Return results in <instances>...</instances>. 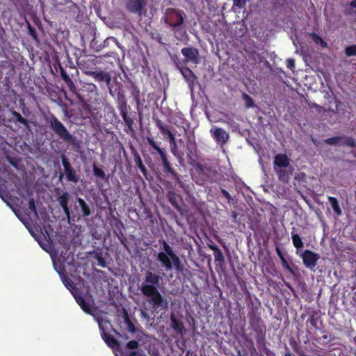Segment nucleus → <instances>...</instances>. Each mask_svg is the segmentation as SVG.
<instances>
[{
  "instance_id": "f257e3e1",
  "label": "nucleus",
  "mask_w": 356,
  "mask_h": 356,
  "mask_svg": "<svg viewBox=\"0 0 356 356\" xmlns=\"http://www.w3.org/2000/svg\"><path fill=\"white\" fill-rule=\"evenodd\" d=\"M161 277L152 272H147L140 287V291L144 296L150 299V302L154 307H159L163 298L157 289Z\"/></svg>"
},
{
  "instance_id": "f03ea898",
  "label": "nucleus",
  "mask_w": 356,
  "mask_h": 356,
  "mask_svg": "<svg viewBox=\"0 0 356 356\" xmlns=\"http://www.w3.org/2000/svg\"><path fill=\"white\" fill-rule=\"evenodd\" d=\"M54 267L56 272L60 275V279L64 284V285L67 288L74 298H75L76 302L81 307V308L86 313L91 314L92 305L89 301H88L86 298H83L77 291H76L75 289L73 286V283L71 280L67 279L63 274V267L61 264L60 260L56 259V256L54 254L51 255Z\"/></svg>"
},
{
  "instance_id": "7ed1b4c3",
  "label": "nucleus",
  "mask_w": 356,
  "mask_h": 356,
  "mask_svg": "<svg viewBox=\"0 0 356 356\" xmlns=\"http://www.w3.org/2000/svg\"><path fill=\"white\" fill-rule=\"evenodd\" d=\"M163 251L158 254V259L167 270L175 268L181 270L179 258L174 253L172 248L165 241L163 243Z\"/></svg>"
},
{
  "instance_id": "20e7f679",
  "label": "nucleus",
  "mask_w": 356,
  "mask_h": 356,
  "mask_svg": "<svg viewBox=\"0 0 356 356\" xmlns=\"http://www.w3.org/2000/svg\"><path fill=\"white\" fill-rule=\"evenodd\" d=\"M184 15L181 10L170 8L166 10L165 22L175 29L182 24Z\"/></svg>"
},
{
  "instance_id": "39448f33",
  "label": "nucleus",
  "mask_w": 356,
  "mask_h": 356,
  "mask_svg": "<svg viewBox=\"0 0 356 356\" xmlns=\"http://www.w3.org/2000/svg\"><path fill=\"white\" fill-rule=\"evenodd\" d=\"M304 265L310 269H313L319 259L320 257L318 254L313 252L311 250H305L300 255Z\"/></svg>"
},
{
  "instance_id": "423d86ee",
  "label": "nucleus",
  "mask_w": 356,
  "mask_h": 356,
  "mask_svg": "<svg viewBox=\"0 0 356 356\" xmlns=\"http://www.w3.org/2000/svg\"><path fill=\"white\" fill-rule=\"evenodd\" d=\"M0 197L7 204V205H8L12 209L13 211L15 212V215L17 216V217L24 224V225L28 228L29 232L31 233V234L35 238V240L39 243V244L40 245L41 248H42L44 250H47L46 248H44V246L42 244V243L40 242V241L39 240L38 237L37 236V235L33 232L32 229H31L26 224L24 218L20 216L19 214V212L15 210L10 205V203L9 202V200L8 198V194L6 193V192L5 191H2L1 188H0Z\"/></svg>"
},
{
  "instance_id": "0eeeda50",
  "label": "nucleus",
  "mask_w": 356,
  "mask_h": 356,
  "mask_svg": "<svg viewBox=\"0 0 356 356\" xmlns=\"http://www.w3.org/2000/svg\"><path fill=\"white\" fill-rule=\"evenodd\" d=\"M210 134L220 145L225 144L229 138L228 133L222 128L213 127L210 130Z\"/></svg>"
},
{
  "instance_id": "6e6552de",
  "label": "nucleus",
  "mask_w": 356,
  "mask_h": 356,
  "mask_svg": "<svg viewBox=\"0 0 356 356\" xmlns=\"http://www.w3.org/2000/svg\"><path fill=\"white\" fill-rule=\"evenodd\" d=\"M138 343L136 341H131L127 343L128 352H117L115 356H146L142 351L138 350Z\"/></svg>"
},
{
  "instance_id": "1a4fd4ad",
  "label": "nucleus",
  "mask_w": 356,
  "mask_h": 356,
  "mask_svg": "<svg viewBox=\"0 0 356 356\" xmlns=\"http://www.w3.org/2000/svg\"><path fill=\"white\" fill-rule=\"evenodd\" d=\"M51 127L60 137L64 139H70L71 138L67 130L57 119L53 118L51 120Z\"/></svg>"
},
{
  "instance_id": "9d476101",
  "label": "nucleus",
  "mask_w": 356,
  "mask_h": 356,
  "mask_svg": "<svg viewBox=\"0 0 356 356\" xmlns=\"http://www.w3.org/2000/svg\"><path fill=\"white\" fill-rule=\"evenodd\" d=\"M181 53L186 62L197 63L199 53L196 49L192 47L184 48L181 49Z\"/></svg>"
},
{
  "instance_id": "9b49d317",
  "label": "nucleus",
  "mask_w": 356,
  "mask_h": 356,
  "mask_svg": "<svg viewBox=\"0 0 356 356\" xmlns=\"http://www.w3.org/2000/svg\"><path fill=\"white\" fill-rule=\"evenodd\" d=\"M182 75L188 81L189 87L191 90V93L193 92L194 87L197 84V78L193 72L188 68H185L181 71Z\"/></svg>"
},
{
  "instance_id": "f8f14e48",
  "label": "nucleus",
  "mask_w": 356,
  "mask_h": 356,
  "mask_svg": "<svg viewBox=\"0 0 356 356\" xmlns=\"http://www.w3.org/2000/svg\"><path fill=\"white\" fill-rule=\"evenodd\" d=\"M289 164V159L288 156L283 154H279L275 157L274 160V169H279L286 168Z\"/></svg>"
},
{
  "instance_id": "ddd939ff",
  "label": "nucleus",
  "mask_w": 356,
  "mask_h": 356,
  "mask_svg": "<svg viewBox=\"0 0 356 356\" xmlns=\"http://www.w3.org/2000/svg\"><path fill=\"white\" fill-rule=\"evenodd\" d=\"M144 5V0H129L127 7L129 11L140 13Z\"/></svg>"
},
{
  "instance_id": "4468645a",
  "label": "nucleus",
  "mask_w": 356,
  "mask_h": 356,
  "mask_svg": "<svg viewBox=\"0 0 356 356\" xmlns=\"http://www.w3.org/2000/svg\"><path fill=\"white\" fill-rule=\"evenodd\" d=\"M63 165L65 170L66 177L69 181H76V172L68 165L65 159H63Z\"/></svg>"
},
{
  "instance_id": "2eb2a0df",
  "label": "nucleus",
  "mask_w": 356,
  "mask_h": 356,
  "mask_svg": "<svg viewBox=\"0 0 356 356\" xmlns=\"http://www.w3.org/2000/svg\"><path fill=\"white\" fill-rule=\"evenodd\" d=\"M275 170L277 172L280 180L283 181H287L289 176L292 173L291 170H283L282 168H279V169H275Z\"/></svg>"
},
{
  "instance_id": "dca6fc26",
  "label": "nucleus",
  "mask_w": 356,
  "mask_h": 356,
  "mask_svg": "<svg viewBox=\"0 0 356 356\" xmlns=\"http://www.w3.org/2000/svg\"><path fill=\"white\" fill-rule=\"evenodd\" d=\"M171 321L172 327L177 332L182 333L184 330L183 324L181 322L178 321L173 315L171 316Z\"/></svg>"
},
{
  "instance_id": "f3484780",
  "label": "nucleus",
  "mask_w": 356,
  "mask_h": 356,
  "mask_svg": "<svg viewBox=\"0 0 356 356\" xmlns=\"http://www.w3.org/2000/svg\"><path fill=\"white\" fill-rule=\"evenodd\" d=\"M102 337L106 344L111 348H115L117 346L116 340L112 336L107 334V333H104L102 334Z\"/></svg>"
},
{
  "instance_id": "a211bd4d",
  "label": "nucleus",
  "mask_w": 356,
  "mask_h": 356,
  "mask_svg": "<svg viewBox=\"0 0 356 356\" xmlns=\"http://www.w3.org/2000/svg\"><path fill=\"white\" fill-rule=\"evenodd\" d=\"M329 202L332 206L333 211L338 215L340 216L341 214V210L339 205L338 201L337 198L334 197H329Z\"/></svg>"
},
{
  "instance_id": "6ab92c4d",
  "label": "nucleus",
  "mask_w": 356,
  "mask_h": 356,
  "mask_svg": "<svg viewBox=\"0 0 356 356\" xmlns=\"http://www.w3.org/2000/svg\"><path fill=\"white\" fill-rule=\"evenodd\" d=\"M159 128L163 134H165V135H166V136L169 137L170 142L172 145V148L175 147V146H176L175 138V136H173V134L169 130H168L167 129H165V127H163L161 125L159 126Z\"/></svg>"
},
{
  "instance_id": "aec40b11",
  "label": "nucleus",
  "mask_w": 356,
  "mask_h": 356,
  "mask_svg": "<svg viewBox=\"0 0 356 356\" xmlns=\"http://www.w3.org/2000/svg\"><path fill=\"white\" fill-rule=\"evenodd\" d=\"M102 334L106 333V331L108 329L110 324L109 323L103 318H97Z\"/></svg>"
},
{
  "instance_id": "412c9836",
  "label": "nucleus",
  "mask_w": 356,
  "mask_h": 356,
  "mask_svg": "<svg viewBox=\"0 0 356 356\" xmlns=\"http://www.w3.org/2000/svg\"><path fill=\"white\" fill-rule=\"evenodd\" d=\"M148 143L156 149L163 160L165 159V155L163 149H161L152 138H147Z\"/></svg>"
},
{
  "instance_id": "4be33fe9",
  "label": "nucleus",
  "mask_w": 356,
  "mask_h": 356,
  "mask_svg": "<svg viewBox=\"0 0 356 356\" xmlns=\"http://www.w3.org/2000/svg\"><path fill=\"white\" fill-rule=\"evenodd\" d=\"M292 241L294 246L297 248H301L303 247V243L302 241L301 238L297 234H293L292 235Z\"/></svg>"
},
{
  "instance_id": "5701e85b",
  "label": "nucleus",
  "mask_w": 356,
  "mask_h": 356,
  "mask_svg": "<svg viewBox=\"0 0 356 356\" xmlns=\"http://www.w3.org/2000/svg\"><path fill=\"white\" fill-rule=\"evenodd\" d=\"M78 202L79 204V206L81 207V209L83 216H89L90 209H89V207L86 204L84 200H82L81 198H79Z\"/></svg>"
},
{
  "instance_id": "b1692460",
  "label": "nucleus",
  "mask_w": 356,
  "mask_h": 356,
  "mask_svg": "<svg viewBox=\"0 0 356 356\" xmlns=\"http://www.w3.org/2000/svg\"><path fill=\"white\" fill-rule=\"evenodd\" d=\"M311 36H312L313 41L316 44L320 45L321 47H323V48L327 47V43L321 37H319L316 34H315V33L312 34Z\"/></svg>"
},
{
  "instance_id": "393cba45",
  "label": "nucleus",
  "mask_w": 356,
  "mask_h": 356,
  "mask_svg": "<svg viewBox=\"0 0 356 356\" xmlns=\"http://www.w3.org/2000/svg\"><path fill=\"white\" fill-rule=\"evenodd\" d=\"M95 78L99 81H106L107 83H109L111 79L110 76L104 72L97 73Z\"/></svg>"
},
{
  "instance_id": "a878e982",
  "label": "nucleus",
  "mask_w": 356,
  "mask_h": 356,
  "mask_svg": "<svg viewBox=\"0 0 356 356\" xmlns=\"http://www.w3.org/2000/svg\"><path fill=\"white\" fill-rule=\"evenodd\" d=\"M243 99L245 102V106L247 108H251L254 106V102L251 97H250L247 94H243Z\"/></svg>"
},
{
  "instance_id": "bb28decb",
  "label": "nucleus",
  "mask_w": 356,
  "mask_h": 356,
  "mask_svg": "<svg viewBox=\"0 0 356 356\" xmlns=\"http://www.w3.org/2000/svg\"><path fill=\"white\" fill-rule=\"evenodd\" d=\"M345 52L347 56H356V45L347 47L345 49Z\"/></svg>"
},
{
  "instance_id": "cd10ccee",
  "label": "nucleus",
  "mask_w": 356,
  "mask_h": 356,
  "mask_svg": "<svg viewBox=\"0 0 356 356\" xmlns=\"http://www.w3.org/2000/svg\"><path fill=\"white\" fill-rule=\"evenodd\" d=\"M339 140H340V138L339 137H333V138H327L325 140V143L329 145H337Z\"/></svg>"
},
{
  "instance_id": "c85d7f7f",
  "label": "nucleus",
  "mask_w": 356,
  "mask_h": 356,
  "mask_svg": "<svg viewBox=\"0 0 356 356\" xmlns=\"http://www.w3.org/2000/svg\"><path fill=\"white\" fill-rule=\"evenodd\" d=\"M29 207L30 210H31L32 211H33L35 213V216L38 215L37 211H36V209H35V202H34L33 199H31L29 200Z\"/></svg>"
},
{
  "instance_id": "c756f323",
  "label": "nucleus",
  "mask_w": 356,
  "mask_h": 356,
  "mask_svg": "<svg viewBox=\"0 0 356 356\" xmlns=\"http://www.w3.org/2000/svg\"><path fill=\"white\" fill-rule=\"evenodd\" d=\"M60 204H61V206H62V207H63V210H64L65 213H66V215L68 216H69L70 212H69V209H68V207H67V202H66L65 200H62V201H61V202H60Z\"/></svg>"
},
{
  "instance_id": "7c9ffc66",
  "label": "nucleus",
  "mask_w": 356,
  "mask_h": 356,
  "mask_svg": "<svg viewBox=\"0 0 356 356\" xmlns=\"http://www.w3.org/2000/svg\"><path fill=\"white\" fill-rule=\"evenodd\" d=\"M286 63H287V67L289 69L293 70L295 67V61L293 59H291V58L288 59L286 60Z\"/></svg>"
},
{
  "instance_id": "2f4dec72",
  "label": "nucleus",
  "mask_w": 356,
  "mask_h": 356,
  "mask_svg": "<svg viewBox=\"0 0 356 356\" xmlns=\"http://www.w3.org/2000/svg\"><path fill=\"white\" fill-rule=\"evenodd\" d=\"M276 252L277 254H278V256L280 257V258L281 259V260L282 261V263L284 264H286V259H284L280 249L279 248H276Z\"/></svg>"
},
{
  "instance_id": "473e14b6",
  "label": "nucleus",
  "mask_w": 356,
  "mask_h": 356,
  "mask_svg": "<svg viewBox=\"0 0 356 356\" xmlns=\"http://www.w3.org/2000/svg\"><path fill=\"white\" fill-rule=\"evenodd\" d=\"M14 115L17 117V120L22 124H25L26 120L19 114L15 113Z\"/></svg>"
},
{
  "instance_id": "72a5a7b5",
  "label": "nucleus",
  "mask_w": 356,
  "mask_h": 356,
  "mask_svg": "<svg viewBox=\"0 0 356 356\" xmlns=\"http://www.w3.org/2000/svg\"><path fill=\"white\" fill-rule=\"evenodd\" d=\"M94 171H95V174L97 176H104V172L102 170L97 169V168H95Z\"/></svg>"
},
{
  "instance_id": "f704fd0d",
  "label": "nucleus",
  "mask_w": 356,
  "mask_h": 356,
  "mask_svg": "<svg viewBox=\"0 0 356 356\" xmlns=\"http://www.w3.org/2000/svg\"><path fill=\"white\" fill-rule=\"evenodd\" d=\"M222 193L227 199L229 200L231 198L230 195L225 190H222Z\"/></svg>"
},
{
  "instance_id": "c9c22d12",
  "label": "nucleus",
  "mask_w": 356,
  "mask_h": 356,
  "mask_svg": "<svg viewBox=\"0 0 356 356\" xmlns=\"http://www.w3.org/2000/svg\"><path fill=\"white\" fill-rule=\"evenodd\" d=\"M350 6L352 7L353 9H355V12H356V0H353L350 3Z\"/></svg>"
},
{
  "instance_id": "e433bc0d",
  "label": "nucleus",
  "mask_w": 356,
  "mask_h": 356,
  "mask_svg": "<svg viewBox=\"0 0 356 356\" xmlns=\"http://www.w3.org/2000/svg\"><path fill=\"white\" fill-rule=\"evenodd\" d=\"M282 264H283V266H284V267H286V268H288V269H290V268H289V265H288V264H287V263H286V264H284V263H282Z\"/></svg>"
}]
</instances>
